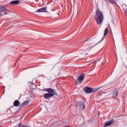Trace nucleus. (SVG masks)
Listing matches in <instances>:
<instances>
[{
    "label": "nucleus",
    "instance_id": "obj_1",
    "mask_svg": "<svg viewBox=\"0 0 127 127\" xmlns=\"http://www.w3.org/2000/svg\"><path fill=\"white\" fill-rule=\"evenodd\" d=\"M95 21L98 25L102 24L104 20V14L98 8L96 9V14L94 16Z\"/></svg>",
    "mask_w": 127,
    "mask_h": 127
},
{
    "label": "nucleus",
    "instance_id": "obj_2",
    "mask_svg": "<svg viewBox=\"0 0 127 127\" xmlns=\"http://www.w3.org/2000/svg\"><path fill=\"white\" fill-rule=\"evenodd\" d=\"M44 91L45 92H48V93L44 95V99H47V100H49V99H51L54 96L57 95L56 90L52 88H46L44 89Z\"/></svg>",
    "mask_w": 127,
    "mask_h": 127
},
{
    "label": "nucleus",
    "instance_id": "obj_3",
    "mask_svg": "<svg viewBox=\"0 0 127 127\" xmlns=\"http://www.w3.org/2000/svg\"><path fill=\"white\" fill-rule=\"evenodd\" d=\"M84 91L87 94H91V93H94V92H96L98 90L93 89L92 88L86 86L84 88Z\"/></svg>",
    "mask_w": 127,
    "mask_h": 127
},
{
    "label": "nucleus",
    "instance_id": "obj_4",
    "mask_svg": "<svg viewBox=\"0 0 127 127\" xmlns=\"http://www.w3.org/2000/svg\"><path fill=\"white\" fill-rule=\"evenodd\" d=\"M85 105L83 101H80L77 104L76 107L79 108V109H82V110H85L86 109Z\"/></svg>",
    "mask_w": 127,
    "mask_h": 127
},
{
    "label": "nucleus",
    "instance_id": "obj_5",
    "mask_svg": "<svg viewBox=\"0 0 127 127\" xmlns=\"http://www.w3.org/2000/svg\"><path fill=\"white\" fill-rule=\"evenodd\" d=\"M85 76H86V74L85 73H82L79 77L77 78V81H78V83H82L83 81H84V79H85Z\"/></svg>",
    "mask_w": 127,
    "mask_h": 127
},
{
    "label": "nucleus",
    "instance_id": "obj_6",
    "mask_svg": "<svg viewBox=\"0 0 127 127\" xmlns=\"http://www.w3.org/2000/svg\"><path fill=\"white\" fill-rule=\"evenodd\" d=\"M114 123H115V119H113L111 121L106 123L105 124L104 127H110V126H112V125H113V124H114Z\"/></svg>",
    "mask_w": 127,
    "mask_h": 127
},
{
    "label": "nucleus",
    "instance_id": "obj_7",
    "mask_svg": "<svg viewBox=\"0 0 127 127\" xmlns=\"http://www.w3.org/2000/svg\"><path fill=\"white\" fill-rule=\"evenodd\" d=\"M118 95H119V91H118L117 89H115L112 93V97L113 99H116Z\"/></svg>",
    "mask_w": 127,
    "mask_h": 127
},
{
    "label": "nucleus",
    "instance_id": "obj_8",
    "mask_svg": "<svg viewBox=\"0 0 127 127\" xmlns=\"http://www.w3.org/2000/svg\"><path fill=\"white\" fill-rule=\"evenodd\" d=\"M47 9V8L46 7H44L38 9L36 12H38L39 13L40 12H46Z\"/></svg>",
    "mask_w": 127,
    "mask_h": 127
},
{
    "label": "nucleus",
    "instance_id": "obj_9",
    "mask_svg": "<svg viewBox=\"0 0 127 127\" xmlns=\"http://www.w3.org/2000/svg\"><path fill=\"white\" fill-rule=\"evenodd\" d=\"M6 10H7L6 9V8H5V6L2 5L0 6V12H3L6 11Z\"/></svg>",
    "mask_w": 127,
    "mask_h": 127
},
{
    "label": "nucleus",
    "instance_id": "obj_10",
    "mask_svg": "<svg viewBox=\"0 0 127 127\" xmlns=\"http://www.w3.org/2000/svg\"><path fill=\"white\" fill-rule=\"evenodd\" d=\"M13 105L14 107H19L20 106V102L19 101L16 100L14 101Z\"/></svg>",
    "mask_w": 127,
    "mask_h": 127
},
{
    "label": "nucleus",
    "instance_id": "obj_11",
    "mask_svg": "<svg viewBox=\"0 0 127 127\" xmlns=\"http://www.w3.org/2000/svg\"><path fill=\"white\" fill-rule=\"evenodd\" d=\"M29 105V100H27L22 104L20 106V108H23L25 106H27Z\"/></svg>",
    "mask_w": 127,
    "mask_h": 127
},
{
    "label": "nucleus",
    "instance_id": "obj_12",
    "mask_svg": "<svg viewBox=\"0 0 127 127\" xmlns=\"http://www.w3.org/2000/svg\"><path fill=\"white\" fill-rule=\"evenodd\" d=\"M20 2V0H13L11 2H10V4L13 5V4H18V3Z\"/></svg>",
    "mask_w": 127,
    "mask_h": 127
},
{
    "label": "nucleus",
    "instance_id": "obj_13",
    "mask_svg": "<svg viewBox=\"0 0 127 127\" xmlns=\"http://www.w3.org/2000/svg\"><path fill=\"white\" fill-rule=\"evenodd\" d=\"M108 28H106L105 30V33H104V36L102 37L101 41L104 40L105 39V36H106V35H107V34H108Z\"/></svg>",
    "mask_w": 127,
    "mask_h": 127
},
{
    "label": "nucleus",
    "instance_id": "obj_14",
    "mask_svg": "<svg viewBox=\"0 0 127 127\" xmlns=\"http://www.w3.org/2000/svg\"><path fill=\"white\" fill-rule=\"evenodd\" d=\"M111 3H112V4H117V2H116V0H108Z\"/></svg>",
    "mask_w": 127,
    "mask_h": 127
},
{
    "label": "nucleus",
    "instance_id": "obj_15",
    "mask_svg": "<svg viewBox=\"0 0 127 127\" xmlns=\"http://www.w3.org/2000/svg\"><path fill=\"white\" fill-rule=\"evenodd\" d=\"M92 48H93V46L90 47H89V48H87L86 49V50H87V51H90V50H91V49H92Z\"/></svg>",
    "mask_w": 127,
    "mask_h": 127
},
{
    "label": "nucleus",
    "instance_id": "obj_16",
    "mask_svg": "<svg viewBox=\"0 0 127 127\" xmlns=\"http://www.w3.org/2000/svg\"><path fill=\"white\" fill-rule=\"evenodd\" d=\"M104 94H106V92H102V93H101V96H102V95H104Z\"/></svg>",
    "mask_w": 127,
    "mask_h": 127
},
{
    "label": "nucleus",
    "instance_id": "obj_17",
    "mask_svg": "<svg viewBox=\"0 0 127 127\" xmlns=\"http://www.w3.org/2000/svg\"><path fill=\"white\" fill-rule=\"evenodd\" d=\"M0 16H2V14L0 13Z\"/></svg>",
    "mask_w": 127,
    "mask_h": 127
}]
</instances>
